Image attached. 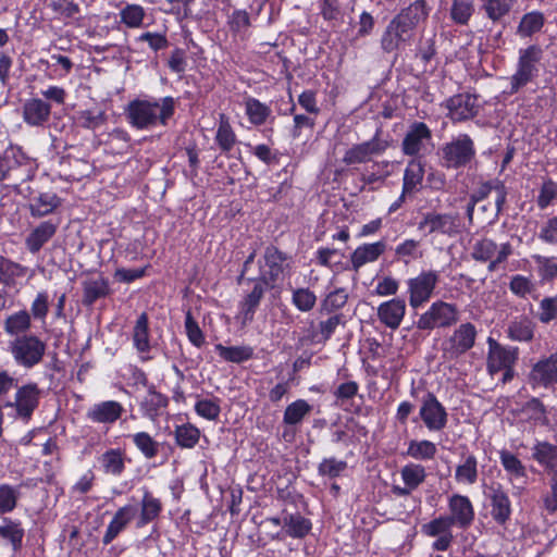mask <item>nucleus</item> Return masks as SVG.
I'll use <instances>...</instances> for the list:
<instances>
[{"instance_id":"f257e3e1","label":"nucleus","mask_w":557,"mask_h":557,"mask_svg":"<svg viewBox=\"0 0 557 557\" xmlns=\"http://www.w3.org/2000/svg\"><path fill=\"white\" fill-rule=\"evenodd\" d=\"M430 9L424 0H416L400 10L387 24L381 36V49L385 53H397L410 46L416 28L426 21Z\"/></svg>"},{"instance_id":"f03ea898","label":"nucleus","mask_w":557,"mask_h":557,"mask_svg":"<svg viewBox=\"0 0 557 557\" xmlns=\"http://www.w3.org/2000/svg\"><path fill=\"white\" fill-rule=\"evenodd\" d=\"M174 114V99H136L128 103L126 115L128 122L138 129H147L158 124L166 125Z\"/></svg>"},{"instance_id":"7ed1b4c3","label":"nucleus","mask_w":557,"mask_h":557,"mask_svg":"<svg viewBox=\"0 0 557 557\" xmlns=\"http://www.w3.org/2000/svg\"><path fill=\"white\" fill-rule=\"evenodd\" d=\"M34 175V163L20 147L11 146L0 154V182L9 180L21 184Z\"/></svg>"},{"instance_id":"20e7f679","label":"nucleus","mask_w":557,"mask_h":557,"mask_svg":"<svg viewBox=\"0 0 557 557\" xmlns=\"http://www.w3.org/2000/svg\"><path fill=\"white\" fill-rule=\"evenodd\" d=\"M289 268L290 258L276 247L269 246L259 260V275L251 277L272 289L284 280Z\"/></svg>"},{"instance_id":"39448f33","label":"nucleus","mask_w":557,"mask_h":557,"mask_svg":"<svg viewBox=\"0 0 557 557\" xmlns=\"http://www.w3.org/2000/svg\"><path fill=\"white\" fill-rule=\"evenodd\" d=\"M543 58V50L535 45L519 50V58L515 73L510 76L509 95L517 94L531 83L539 74V65Z\"/></svg>"},{"instance_id":"423d86ee","label":"nucleus","mask_w":557,"mask_h":557,"mask_svg":"<svg viewBox=\"0 0 557 557\" xmlns=\"http://www.w3.org/2000/svg\"><path fill=\"white\" fill-rule=\"evenodd\" d=\"M418 230L425 236L455 237L461 232L459 213L430 211L422 214Z\"/></svg>"},{"instance_id":"0eeeda50","label":"nucleus","mask_w":557,"mask_h":557,"mask_svg":"<svg viewBox=\"0 0 557 557\" xmlns=\"http://www.w3.org/2000/svg\"><path fill=\"white\" fill-rule=\"evenodd\" d=\"M510 243L497 245L493 239L484 237L473 243L470 256L473 260L487 263L488 272H495L499 265L512 255Z\"/></svg>"},{"instance_id":"6e6552de","label":"nucleus","mask_w":557,"mask_h":557,"mask_svg":"<svg viewBox=\"0 0 557 557\" xmlns=\"http://www.w3.org/2000/svg\"><path fill=\"white\" fill-rule=\"evenodd\" d=\"M47 345L36 335H21L10 343V351L14 361L26 369L41 362Z\"/></svg>"},{"instance_id":"1a4fd4ad","label":"nucleus","mask_w":557,"mask_h":557,"mask_svg":"<svg viewBox=\"0 0 557 557\" xmlns=\"http://www.w3.org/2000/svg\"><path fill=\"white\" fill-rule=\"evenodd\" d=\"M478 331L471 322L461 323L447 336L442 345V356L445 360H456L465 355L475 344Z\"/></svg>"},{"instance_id":"9d476101","label":"nucleus","mask_w":557,"mask_h":557,"mask_svg":"<svg viewBox=\"0 0 557 557\" xmlns=\"http://www.w3.org/2000/svg\"><path fill=\"white\" fill-rule=\"evenodd\" d=\"M458 320L459 310L455 304L436 300L420 315L417 321V327L422 331L449 327L456 324Z\"/></svg>"},{"instance_id":"9b49d317","label":"nucleus","mask_w":557,"mask_h":557,"mask_svg":"<svg viewBox=\"0 0 557 557\" xmlns=\"http://www.w3.org/2000/svg\"><path fill=\"white\" fill-rule=\"evenodd\" d=\"M440 282V272L428 270L408 280L409 305L418 309L428 302Z\"/></svg>"},{"instance_id":"f8f14e48","label":"nucleus","mask_w":557,"mask_h":557,"mask_svg":"<svg viewBox=\"0 0 557 557\" xmlns=\"http://www.w3.org/2000/svg\"><path fill=\"white\" fill-rule=\"evenodd\" d=\"M419 417L430 432H441L448 423V412L433 393L421 398Z\"/></svg>"},{"instance_id":"ddd939ff","label":"nucleus","mask_w":557,"mask_h":557,"mask_svg":"<svg viewBox=\"0 0 557 557\" xmlns=\"http://www.w3.org/2000/svg\"><path fill=\"white\" fill-rule=\"evenodd\" d=\"M474 154L473 141L467 134L459 135L443 147V159L448 168L463 166L472 160Z\"/></svg>"},{"instance_id":"4468645a","label":"nucleus","mask_w":557,"mask_h":557,"mask_svg":"<svg viewBox=\"0 0 557 557\" xmlns=\"http://www.w3.org/2000/svg\"><path fill=\"white\" fill-rule=\"evenodd\" d=\"M528 382L532 388H549L557 384V352L543 357L531 368Z\"/></svg>"},{"instance_id":"2eb2a0df","label":"nucleus","mask_w":557,"mask_h":557,"mask_svg":"<svg viewBox=\"0 0 557 557\" xmlns=\"http://www.w3.org/2000/svg\"><path fill=\"white\" fill-rule=\"evenodd\" d=\"M41 395L42 391L36 383H27L17 387L14 401L8 406L15 408L17 417L29 420L39 406Z\"/></svg>"},{"instance_id":"dca6fc26","label":"nucleus","mask_w":557,"mask_h":557,"mask_svg":"<svg viewBox=\"0 0 557 557\" xmlns=\"http://www.w3.org/2000/svg\"><path fill=\"white\" fill-rule=\"evenodd\" d=\"M454 525L455 524L447 516H440L430 522L424 523L421 527V532L429 537L436 539L432 544V548L434 550L445 552L450 547L454 541L451 531Z\"/></svg>"},{"instance_id":"f3484780","label":"nucleus","mask_w":557,"mask_h":557,"mask_svg":"<svg viewBox=\"0 0 557 557\" xmlns=\"http://www.w3.org/2000/svg\"><path fill=\"white\" fill-rule=\"evenodd\" d=\"M432 133L423 122H414L410 125L403 144V152L406 156L419 157L428 149Z\"/></svg>"},{"instance_id":"a211bd4d","label":"nucleus","mask_w":557,"mask_h":557,"mask_svg":"<svg viewBox=\"0 0 557 557\" xmlns=\"http://www.w3.org/2000/svg\"><path fill=\"white\" fill-rule=\"evenodd\" d=\"M387 143L375 135L372 139L354 145L343 157V162L347 165L369 162L373 156H379L385 151Z\"/></svg>"},{"instance_id":"6ab92c4d","label":"nucleus","mask_w":557,"mask_h":557,"mask_svg":"<svg viewBox=\"0 0 557 557\" xmlns=\"http://www.w3.org/2000/svg\"><path fill=\"white\" fill-rule=\"evenodd\" d=\"M487 369L494 374L504 368H511L518 359V348L505 347L494 338H487Z\"/></svg>"},{"instance_id":"aec40b11","label":"nucleus","mask_w":557,"mask_h":557,"mask_svg":"<svg viewBox=\"0 0 557 557\" xmlns=\"http://www.w3.org/2000/svg\"><path fill=\"white\" fill-rule=\"evenodd\" d=\"M448 510L447 517L459 529L467 530L474 521V508L468 496L453 494L448 498Z\"/></svg>"},{"instance_id":"412c9836","label":"nucleus","mask_w":557,"mask_h":557,"mask_svg":"<svg viewBox=\"0 0 557 557\" xmlns=\"http://www.w3.org/2000/svg\"><path fill=\"white\" fill-rule=\"evenodd\" d=\"M448 116L454 122H461L476 115V97L470 94H458L446 101Z\"/></svg>"},{"instance_id":"4be33fe9","label":"nucleus","mask_w":557,"mask_h":557,"mask_svg":"<svg viewBox=\"0 0 557 557\" xmlns=\"http://www.w3.org/2000/svg\"><path fill=\"white\" fill-rule=\"evenodd\" d=\"M248 282L253 283L252 289L239 302V318L242 319L243 325L251 323L253 321L255 313L264 296L267 289H270L263 283H260L247 276Z\"/></svg>"},{"instance_id":"5701e85b","label":"nucleus","mask_w":557,"mask_h":557,"mask_svg":"<svg viewBox=\"0 0 557 557\" xmlns=\"http://www.w3.org/2000/svg\"><path fill=\"white\" fill-rule=\"evenodd\" d=\"M50 114V103L40 98H29L23 103V121L29 126H44L49 121Z\"/></svg>"},{"instance_id":"b1692460","label":"nucleus","mask_w":557,"mask_h":557,"mask_svg":"<svg viewBox=\"0 0 557 557\" xmlns=\"http://www.w3.org/2000/svg\"><path fill=\"white\" fill-rule=\"evenodd\" d=\"M124 412L122 404L115 400H106L92 405L86 417L94 423L113 424Z\"/></svg>"},{"instance_id":"393cba45","label":"nucleus","mask_w":557,"mask_h":557,"mask_svg":"<svg viewBox=\"0 0 557 557\" xmlns=\"http://www.w3.org/2000/svg\"><path fill=\"white\" fill-rule=\"evenodd\" d=\"M405 313L406 304L400 298H393L381 304L377 308L379 320L392 330H396L400 325Z\"/></svg>"},{"instance_id":"a878e982","label":"nucleus","mask_w":557,"mask_h":557,"mask_svg":"<svg viewBox=\"0 0 557 557\" xmlns=\"http://www.w3.org/2000/svg\"><path fill=\"white\" fill-rule=\"evenodd\" d=\"M385 250L386 243L383 240L358 246L350 256L352 270L357 272L364 264L376 261Z\"/></svg>"},{"instance_id":"bb28decb","label":"nucleus","mask_w":557,"mask_h":557,"mask_svg":"<svg viewBox=\"0 0 557 557\" xmlns=\"http://www.w3.org/2000/svg\"><path fill=\"white\" fill-rule=\"evenodd\" d=\"M137 509L133 505H125L117 509L112 520L108 524L107 531L102 537L104 545L110 544L133 520Z\"/></svg>"},{"instance_id":"cd10ccee","label":"nucleus","mask_w":557,"mask_h":557,"mask_svg":"<svg viewBox=\"0 0 557 557\" xmlns=\"http://www.w3.org/2000/svg\"><path fill=\"white\" fill-rule=\"evenodd\" d=\"M58 223L44 221L37 225L26 237L25 245L32 253H37L42 246L48 243L55 234Z\"/></svg>"},{"instance_id":"c85d7f7f","label":"nucleus","mask_w":557,"mask_h":557,"mask_svg":"<svg viewBox=\"0 0 557 557\" xmlns=\"http://www.w3.org/2000/svg\"><path fill=\"white\" fill-rule=\"evenodd\" d=\"M492 517L499 523L505 524L511 515V504L507 493L500 485L491 487Z\"/></svg>"},{"instance_id":"c756f323","label":"nucleus","mask_w":557,"mask_h":557,"mask_svg":"<svg viewBox=\"0 0 557 557\" xmlns=\"http://www.w3.org/2000/svg\"><path fill=\"white\" fill-rule=\"evenodd\" d=\"M535 322L528 315L515 317L507 327V335L515 342H531L534 337Z\"/></svg>"},{"instance_id":"7c9ffc66","label":"nucleus","mask_w":557,"mask_h":557,"mask_svg":"<svg viewBox=\"0 0 557 557\" xmlns=\"http://www.w3.org/2000/svg\"><path fill=\"white\" fill-rule=\"evenodd\" d=\"M479 10L492 23H499L507 16L517 0H478Z\"/></svg>"},{"instance_id":"2f4dec72","label":"nucleus","mask_w":557,"mask_h":557,"mask_svg":"<svg viewBox=\"0 0 557 557\" xmlns=\"http://www.w3.org/2000/svg\"><path fill=\"white\" fill-rule=\"evenodd\" d=\"M478 459L473 454L462 455L455 470V481L458 484L473 485L479 478Z\"/></svg>"},{"instance_id":"473e14b6","label":"nucleus","mask_w":557,"mask_h":557,"mask_svg":"<svg viewBox=\"0 0 557 557\" xmlns=\"http://www.w3.org/2000/svg\"><path fill=\"white\" fill-rule=\"evenodd\" d=\"M342 322V314L330 315L326 320H321L318 324L310 323L309 336L315 344L326 343L334 334L336 327Z\"/></svg>"},{"instance_id":"72a5a7b5","label":"nucleus","mask_w":557,"mask_h":557,"mask_svg":"<svg viewBox=\"0 0 557 557\" xmlns=\"http://www.w3.org/2000/svg\"><path fill=\"white\" fill-rule=\"evenodd\" d=\"M312 529L309 519L300 513H285L283 516V530L286 535L293 539H304Z\"/></svg>"},{"instance_id":"f704fd0d","label":"nucleus","mask_w":557,"mask_h":557,"mask_svg":"<svg viewBox=\"0 0 557 557\" xmlns=\"http://www.w3.org/2000/svg\"><path fill=\"white\" fill-rule=\"evenodd\" d=\"M83 304L91 306L110 294L109 282L102 276L89 278L83 283Z\"/></svg>"},{"instance_id":"c9c22d12","label":"nucleus","mask_w":557,"mask_h":557,"mask_svg":"<svg viewBox=\"0 0 557 557\" xmlns=\"http://www.w3.org/2000/svg\"><path fill=\"white\" fill-rule=\"evenodd\" d=\"M162 511V503L154 497L148 490H144L140 503V516L137 521V528H143L156 520Z\"/></svg>"},{"instance_id":"e433bc0d","label":"nucleus","mask_w":557,"mask_h":557,"mask_svg":"<svg viewBox=\"0 0 557 557\" xmlns=\"http://www.w3.org/2000/svg\"><path fill=\"white\" fill-rule=\"evenodd\" d=\"M424 177V164L420 158L410 160L404 173V194L413 193L422 184Z\"/></svg>"},{"instance_id":"4c0bfd02","label":"nucleus","mask_w":557,"mask_h":557,"mask_svg":"<svg viewBox=\"0 0 557 557\" xmlns=\"http://www.w3.org/2000/svg\"><path fill=\"white\" fill-rule=\"evenodd\" d=\"M532 458L553 473L557 470V446L548 442H537L532 448Z\"/></svg>"},{"instance_id":"58836bf2","label":"nucleus","mask_w":557,"mask_h":557,"mask_svg":"<svg viewBox=\"0 0 557 557\" xmlns=\"http://www.w3.org/2000/svg\"><path fill=\"white\" fill-rule=\"evenodd\" d=\"M499 460L509 481L515 482L527 478L525 467L511 451L502 449L499 451Z\"/></svg>"},{"instance_id":"ea45409f","label":"nucleus","mask_w":557,"mask_h":557,"mask_svg":"<svg viewBox=\"0 0 557 557\" xmlns=\"http://www.w3.org/2000/svg\"><path fill=\"white\" fill-rule=\"evenodd\" d=\"M244 106L249 122L255 126L263 125L271 116V108L256 98H246Z\"/></svg>"},{"instance_id":"a19ab883","label":"nucleus","mask_w":557,"mask_h":557,"mask_svg":"<svg viewBox=\"0 0 557 557\" xmlns=\"http://www.w3.org/2000/svg\"><path fill=\"white\" fill-rule=\"evenodd\" d=\"M59 206L60 199L55 194L45 193L40 194L38 197H35L32 200L29 205V210L33 216L41 218L51 213Z\"/></svg>"},{"instance_id":"79ce46f5","label":"nucleus","mask_w":557,"mask_h":557,"mask_svg":"<svg viewBox=\"0 0 557 557\" xmlns=\"http://www.w3.org/2000/svg\"><path fill=\"white\" fill-rule=\"evenodd\" d=\"M30 313L26 310H20L5 318L3 329L9 335H17L27 332L32 326Z\"/></svg>"},{"instance_id":"37998d69","label":"nucleus","mask_w":557,"mask_h":557,"mask_svg":"<svg viewBox=\"0 0 557 557\" xmlns=\"http://www.w3.org/2000/svg\"><path fill=\"white\" fill-rule=\"evenodd\" d=\"M312 406L305 399L290 403L284 411L283 422L286 425H297L311 412Z\"/></svg>"},{"instance_id":"c03bdc74","label":"nucleus","mask_w":557,"mask_h":557,"mask_svg":"<svg viewBox=\"0 0 557 557\" xmlns=\"http://www.w3.org/2000/svg\"><path fill=\"white\" fill-rule=\"evenodd\" d=\"M544 15L540 11H532L525 13L517 27V35L521 38L531 37L533 34L539 33L544 25Z\"/></svg>"},{"instance_id":"a18cd8bd","label":"nucleus","mask_w":557,"mask_h":557,"mask_svg":"<svg viewBox=\"0 0 557 557\" xmlns=\"http://www.w3.org/2000/svg\"><path fill=\"white\" fill-rule=\"evenodd\" d=\"M25 274V267L4 257H0V284L7 287H13L15 286L16 278L23 277Z\"/></svg>"},{"instance_id":"49530a36","label":"nucleus","mask_w":557,"mask_h":557,"mask_svg":"<svg viewBox=\"0 0 557 557\" xmlns=\"http://www.w3.org/2000/svg\"><path fill=\"white\" fill-rule=\"evenodd\" d=\"M24 534L25 532L20 521L5 518L3 524L0 525V536L11 543L14 552L22 548Z\"/></svg>"},{"instance_id":"de8ad7c7","label":"nucleus","mask_w":557,"mask_h":557,"mask_svg":"<svg viewBox=\"0 0 557 557\" xmlns=\"http://www.w3.org/2000/svg\"><path fill=\"white\" fill-rule=\"evenodd\" d=\"M214 348L222 359L235 363L247 361L253 355V349L250 346L245 345L227 347L222 344H216Z\"/></svg>"},{"instance_id":"09e8293b","label":"nucleus","mask_w":557,"mask_h":557,"mask_svg":"<svg viewBox=\"0 0 557 557\" xmlns=\"http://www.w3.org/2000/svg\"><path fill=\"white\" fill-rule=\"evenodd\" d=\"M133 342L139 352H148L150 350L148 315L145 312L136 320L133 330Z\"/></svg>"},{"instance_id":"8fccbe9b","label":"nucleus","mask_w":557,"mask_h":557,"mask_svg":"<svg viewBox=\"0 0 557 557\" xmlns=\"http://www.w3.org/2000/svg\"><path fill=\"white\" fill-rule=\"evenodd\" d=\"M100 465L107 474L119 476L125 469L124 456L119 449H109L100 457Z\"/></svg>"},{"instance_id":"3c124183","label":"nucleus","mask_w":557,"mask_h":557,"mask_svg":"<svg viewBox=\"0 0 557 557\" xmlns=\"http://www.w3.org/2000/svg\"><path fill=\"white\" fill-rule=\"evenodd\" d=\"M437 453L436 445L428 440H412L408 444L407 455L416 460H431Z\"/></svg>"},{"instance_id":"603ef678","label":"nucleus","mask_w":557,"mask_h":557,"mask_svg":"<svg viewBox=\"0 0 557 557\" xmlns=\"http://www.w3.org/2000/svg\"><path fill=\"white\" fill-rule=\"evenodd\" d=\"M215 141L223 152H228L236 143V135L224 114L220 115Z\"/></svg>"},{"instance_id":"864d4df0","label":"nucleus","mask_w":557,"mask_h":557,"mask_svg":"<svg viewBox=\"0 0 557 557\" xmlns=\"http://www.w3.org/2000/svg\"><path fill=\"white\" fill-rule=\"evenodd\" d=\"M132 440L145 458L152 459L158 455L160 445L147 432L135 433L132 435Z\"/></svg>"},{"instance_id":"5fc2aeb1","label":"nucleus","mask_w":557,"mask_h":557,"mask_svg":"<svg viewBox=\"0 0 557 557\" xmlns=\"http://www.w3.org/2000/svg\"><path fill=\"white\" fill-rule=\"evenodd\" d=\"M200 431L193 424L186 423L175 429L176 444L183 448H193L199 442Z\"/></svg>"},{"instance_id":"6e6d98bb","label":"nucleus","mask_w":557,"mask_h":557,"mask_svg":"<svg viewBox=\"0 0 557 557\" xmlns=\"http://www.w3.org/2000/svg\"><path fill=\"white\" fill-rule=\"evenodd\" d=\"M401 479L405 485L416 490L426 478L425 468L419 463H409L403 467Z\"/></svg>"},{"instance_id":"4d7b16f0","label":"nucleus","mask_w":557,"mask_h":557,"mask_svg":"<svg viewBox=\"0 0 557 557\" xmlns=\"http://www.w3.org/2000/svg\"><path fill=\"white\" fill-rule=\"evenodd\" d=\"M473 12V0H454L450 8V17L455 23L466 25Z\"/></svg>"},{"instance_id":"13d9d810","label":"nucleus","mask_w":557,"mask_h":557,"mask_svg":"<svg viewBox=\"0 0 557 557\" xmlns=\"http://www.w3.org/2000/svg\"><path fill=\"white\" fill-rule=\"evenodd\" d=\"M292 304L301 312H309L317 304L315 294L309 288L293 289Z\"/></svg>"},{"instance_id":"bf43d9fd","label":"nucleus","mask_w":557,"mask_h":557,"mask_svg":"<svg viewBox=\"0 0 557 557\" xmlns=\"http://www.w3.org/2000/svg\"><path fill=\"white\" fill-rule=\"evenodd\" d=\"M20 498V492L17 487L10 484L0 485V515L12 512Z\"/></svg>"},{"instance_id":"052dcab7","label":"nucleus","mask_w":557,"mask_h":557,"mask_svg":"<svg viewBox=\"0 0 557 557\" xmlns=\"http://www.w3.org/2000/svg\"><path fill=\"white\" fill-rule=\"evenodd\" d=\"M348 299V295L343 288H338L332 293H330L320 306V313H332L336 310L343 308Z\"/></svg>"},{"instance_id":"680f3d73","label":"nucleus","mask_w":557,"mask_h":557,"mask_svg":"<svg viewBox=\"0 0 557 557\" xmlns=\"http://www.w3.org/2000/svg\"><path fill=\"white\" fill-rule=\"evenodd\" d=\"M121 21L129 28H138L141 26L145 10L139 4H127L120 12Z\"/></svg>"},{"instance_id":"e2e57ef3","label":"nucleus","mask_w":557,"mask_h":557,"mask_svg":"<svg viewBox=\"0 0 557 557\" xmlns=\"http://www.w3.org/2000/svg\"><path fill=\"white\" fill-rule=\"evenodd\" d=\"M347 469V462L334 457L324 458L318 466V473L329 479L339 476Z\"/></svg>"},{"instance_id":"0e129e2a","label":"nucleus","mask_w":557,"mask_h":557,"mask_svg":"<svg viewBox=\"0 0 557 557\" xmlns=\"http://www.w3.org/2000/svg\"><path fill=\"white\" fill-rule=\"evenodd\" d=\"M106 115L102 111L84 110L77 113V123L87 129H96L103 125Z\"/></svg>"},{"instance_id":"69168bd1","label":"nucleus","mask_w":557,"mask_h":557,"mask_svg":"<svg viewBox=\"0 0 557 557\" xmlns=\"http://www.w3.org/2000/svg\"><path fill=\"white\" fill-rule=\"evenodd\" d=\"M184 325L189 342L196 347H201L205 344V335L190 311L186 312Z\"/></svg>"},{"instance_id":"338daca9","label":"nucleus","mask_w":557,"mask_h":557,"mask_svg":"<svg viewBox=\"0 0 557 557\" xmlns=\"http://www.w3.org/2000/svg\"><path fill=\"white\" fill-rule=\"evenodd\" d=\"M195 411L207 420L218 419L221 408L218 399H198L195 404Z\"/></svg>"},{"instance_id":"774afa93","label":"nucleus","mask_w":557,"mask_h":557,"mask_svg":"<svg viewBox=\"0 0 557 557\" xmlns=\"http://www.w3.org/2000/svg\"><path fill=\"white\" fill-rule=\"evenodd\" d=\"M557 198V183L553 180H546L542 184L536 203L540 209L547 208Z\"/></svg>"}]
</instances>
